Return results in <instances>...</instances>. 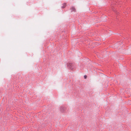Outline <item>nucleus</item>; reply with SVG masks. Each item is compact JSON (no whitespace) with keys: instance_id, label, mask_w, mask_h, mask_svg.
Returning <instances> with one entry per match:
<instances>
[{"instance_id":"obj_2","label":"nucleus","mask_w":131,"mask_h":131,"mask_svg":"<svg viewBox=\"0 0 131 131\" xmlns=\"http://www.w3.org/2000/svg\"><path fill=\"white\" fill-rule=\"evenodd\" d=\"M60 111L62 113L64 111V109L63 107H61L60 108Z\"/></svg>"},{"instance_id":"obj_5","label":"nucleus","mask_w":131,"mask_h":131,"mask_svg":"<svg viewBox=\"0 0 131 131\" xmlns=\"http://www.w3.org/2000/svg\"><path fill=\"white\" fill-rule=\"evenodd\" d=\"M84 78L86 79V78L87 77L86 75H85L84 76Z\"/></svg>"},{"instance_id":"obj_4","label":"nucleus","mask_w":131,"mask_h":131,"mask_svg":"<svg viewBox=\"0 0 131 131\" xmlns=\"http://www.w3.org/2000/svg\"><path fill=\"white\" fill-rule=\"evenodd\" d=\"M66 6V4L64 3L63 4V6H62V8H65Z\"/></svg>"},{"instance_id":"obj_1","label":"nucleus","mask_w":131,"mask_h":131,"mask_svg":"<svg viewBox=\"0 0 131 131\" xmlns=\"http://www.w3.org/2000/svg\"><path fill=\"white\" fill-rule=\"evenodd\" d=\"M68 66L69 69H73L74 68L73 65L72 63H69L67 64Z\"/></svg>"},{"instance_id":"obj_3","label":"nucleus","mask_w":131,"mask_h":131,"mask_svg":"<svg viewBox=\"0 0 131 131\" xmlns=\"http://www.w3.org/2000/svg\"><path fill=\"white\" fill-rule=\"evenodd\" d=\"M71 9V12H75L76 11L74 7H72Z\"/></svg>"}]
</instances>
